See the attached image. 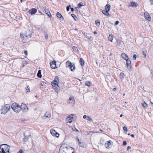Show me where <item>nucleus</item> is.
<instances>
[{
  "label": "nucleus",
  "instance_id": "nucleus-1",
  "mask_svg": "<svg viewBox=\"0 0 153 153\" xmlns=\"http://www.w3.org/2000/svg\"><path fill=\"white\" fill-rule=\"evenodd\" d=\"M10 147L6 144L0 146V152L2 153H9Z\"/></svg>",
  "mask_w": 153,
  "mask_h": 153
},
{
  "label": "nucleus",
  "instance_id": "nucleus-2",
  "mask_svg": "<svg viewBox=\"0 0 153 153\" xmlns=\"http://www.w3.org/2000/svg\"><path fill=\"white\" fill-rule=\"evenodd\" d=\"M13 110L17 113H18L21 111L20 106L17 103H13L11 105Z\"/></svg>",
  "mask_w": 153,
  "mask_h": 153
},
{
  "label": "nucleus",
  "instance_id": "nucleus-3",
  "mask_svg": "<svg viewBox=\"0 0 153 153\" xmlns=\"http://www.w3.org/2000/svg\"><path fill=\"white\" fill-rule=\"evenodd\" d=\"M66 67L68 68L71 70L73 71L75 69V67L74 64L72 63L69 61H67L66 63Z\"/></svg>",
  "mask_w": 153,
  "mask_h": 153
},
{
  "label": "nucleus",
  "instance_id": "nucleus-4",
  "mask_svg": "<svg viewBox=\"0 0 153 153\" xmlns=\"http://www.w3.org/2000/svg\"><path fill=\"white\" fill-rule=\"evenodd\" d=\"M10 108V106L8 104H6L5 105L2 106V108L1 109L2 112L1 113H3L4 114H5L9 110Z\"/></svg>",
  "mask_w": 153,
  "mask_h": 153
},
{
  "label": "nucleus",
  "instance_id": "nucleus-5",
  "mask_svg": "<svg viewBox=\"0 0 153 153\" xmlns=\"http://www.w3.org/2000/svg\"><path fill=\"white\" fill-rule=\"evenodd\" d=\"M21 108V110H22L24 112L28 110V108L26 105L24 103H22L21 105L20 106Z\"/></svg>",
  "mask_w": 153,
  "mask_h": 153
},
{
  "label": "nucleus",
  "instance_id": "nucleus-6",
  "mask_svg": "<svg viewBox=\"0 0 153 153\" xmlns=\"http://www.w3.org/2000/svg\"><path fill=\"white\" fill-rule=\"evenodd\" d=\"M21 37L24 40H27L28 38L31 37V35H27L26 34H24L23 33H21L20 35Z\"/></svg>",
  "mask_w": 153,
  "mask_h": 153
},
{
  "label": "nucleus",
  "instance_id": "nucleus-7",
  "mask_svg": "<svg viewBox=\"0 0 153 153\" xmlns=\"http://www.w3.org/2000/svg\"><path fill=\"white\" fill-rule=\"evenodd\" d=\"M126 61V65L127 68L130 71L131 68V60L129 59L127 60Z\"/></svg>",
  "mask_w": 153,
  "mask_h": 153
},
{
  "label": "nucleus",
  "instance_id": "nucleus-8",
  "mask_svg": "<svg viewBox=\"0 0 153 153\" xmlns=\"http://www.w3.org/2000/svg\"><path fill=\"white\" fill-rule=\"evenodd\" d=\"M51 134L53 136L56 137H58L59 135V133L56 132L54 130L51 129L50 131Z\"/></svg>",
  "mask_w": 153,
  "mask_h": 153
},
{
  "label": "nucleus",
  "instance_id": "nucleus-9",
  "mask_svg": "<svg viewBox=\"0 0 153 153\" xmlns=\"http://www.w3.org/2000/svg\"><path fill=\"white\" fill-rule=\"evenodd\" d=\"M56 62L55 60L52 61L50 62V65L52 69H55L57 68L56 66Z\"/></svg>",
  "mask_w": 153,
  "mask_h": 153
},
{
  "label": "nucleus",
  "instance_id": "nucleus-10",
  "mask_svg": "<svg viewBox=\"0 0 153 153\" xmlns=\"http://www.w3.org/2000/svg\"><path fill=\"white\" fill-rule=\"evenodd\" d=\"M144 16L145 19L148 20L149 21H150L151 20V19L150 16L149 14L147 13H144Z\"/></svg>",
  "mask_w": 153,
  "mask_h": 153
},
{
  "label": "nucleus",
  "instance_id": "nucleus-11",
  "mask_svg": "<svg viewBox=\"0 0 153 153\" xmlns=\"http://www.w3.org/2000/svg\"><path fill=\"white\" fill-rule=\"evenodd\" d=\"M37 11V10L35 8H33L29 11V13L31 15L35 14Z\"/></svg>",
  "mask_w": 153,
  "mask_h": 153
},
{
  "label": "nucleus",
  "instance_id": "nucleus-12",
  "mask_svg": "<svg viewBox=\"0 0 153 153\" xmlns=\"http://www.w3.org/2000/svg\"><path fill=\"white\" fill-rule=\"evenodd\" d=\"M121 56L125 60H127L129 59V58L128 56L126 54L124 53H123L121 54Z\"/></svg>",
  "mask_w": 153,
  "mask_h": 153
},
{
  "label": "nucleus",
  "instance_id": "nucleus-13",
  "mask_svg": "<svg viewBox=\"0 0 153 153\" xmlns=\"http://www.w3.org/2000/svg\"><path fill=\"white\" fill-rule=\"evenodd\" d=\"M73 117H69V116H68L67 117V118H66L67 120L68 121V122L70 123H72L73 121H74V120L73 119Z\"/></svg>",
  "mask_w": 153,
  "mask_h": 153
},
{
  "label": "nucleus",
  "instance_id": "nucleus-14",
  "mask_svg": "<svg viewBox=\"0 0 153 153\" xmlns=\"http://www.w3.org/2000/svg\"><path fill=\"white\" fill-rule=\"evenodd\" d=\"M68 102V103L69 104H74L75 103V100H74V98L72 99L70 97L69 98V100Z\"/></svg>",
  "mask_w": 153,
  "mask_h": 153
},
{
  "label": "nucleus",
  "instance_id": "nucleus-15",
  "mask_svg": "<svg viewBox=\"0 0 153 153\" xmlns=\"http://www.w3.org/2000/svg\"><path fill=\"white\" fill-rule=\"evenodd\" d=\"M51 84L54 87H56V89H58L57 87H59V86L58 85V83H56V82H54L53 81L51 82Z\"/></svg>",
  "mask_w": 153,
  "mask_h": 153
},
{
  "label": "nucleus",
  "instance_id": "nucleus-16",
  "mask_svg": "<svg viewBox=\"0 0 153 153\" xmlns=\"http://www.w3.org/2000/svg\"><path fill=\"white\" fill-rule=\"evenodd\" d=\"M56 16L58 18L60 19H62V20H64V18L62 16V14L59 12H57L56 13Z\"/></svg>",
  "mask_w": 153,
  "mask_h": 153
},
{
  "label": "nucleus",
  "instance_id": "nucleus-17",
  "mask_svg": "<svg viewBox=\"0 0 153 153\" xmlns=\"http://www.w3.org/2000/svg\"><path fill=\"white\" fill-rule=\"evenodd\" d=\"M111 8V6L109 4H107L105 7V10L109 11Z\"/></svg>",
  "mask_w": 153,
  "mask_h": 153
},
{
  "label": "nucleus",
  "instance_id": "nucleus-18",
  "mask_svg": "<svg viewBox=\"0 0 153 153\" xmlns=\"http://www.w3.org/2000/svg\"><path fill=\"white\" fill-rule=\"evenodd\" d=\"M130 4H131L130 6L132 7H136L138 5V4L137 3H135L133 1L131 2Z\"/></svg>",
  "mask_w": 153,
  "mask_h": 153
},
{
  "label": "nucleus",
  "instance_id": "nucleus-19",
  "mask_svg": "<svg viewBox=\"0 0 153 153\" xmlns=\"http://www.w3.org/2000/svg\"><path fill=\"white\" fill-rule=\"evenodd\" d=\"M80 63L82 66L84 65V61L82 58H81L80 59Z\"/></svg>",
  "mask_w": 153,
  "mask_h": 153
},
{
  "label": "nucleus",
  "instance_id": "nucleus-20",
  "mask_svg": "<svg viewBox=\"0 0 153 153\" xmlns=\"http://www.w3.org/2000/svg\"><path fill=\"white\" fill-rule=\"evenodd\" d=\"M109 11H108V10H102V13L105 15L106 16H108L109 14V13L108 12Z\"/></svg>",
  "mask_w": 153,
  "mask_h": 153
},
{
  "label": "nucleus",
  "instance_id": "nucleus-21",
  "mask_svg": "<svg viewBox=\"0 0 153 153\" xmlns=\"http://www.w3.org/2000/svg\"><path fill=\"white\" fill-rule=\"evenodd\" d=\"M111 144V143L110 140L108 141L107 143H105V146L106 147V148H108L109 146Z\"/></svg>",
  "mask_w": 153,
  "mask_h": 153
},
{
  "label": "nucleus",
  "instance_id": "nucleus-22",
  "mask_svg": "<svg viewBox=\"0 0 153 153\" xmlns=\"http://www.w3.org/2000/svg\"><path fill=\"white\" fill-rule=\"evenodd\" d=\"M46 117L50 118L51 117V114L49 112H46L45 114Z\"/></svg>",
  "mask_w": 153,
  "mask_h": 153
},
{
  "label": "nucleus",
  "instance_id": "nucleus-23",
  "mask_svg": "<svg viewBox=\"0 0 153 153\" xmlns=\"http://www.w3.org/2000/svg\"><path fill=\"white\" fill-rule=\"evenodd\" d=\"M37 76L38 78H41L42 77V75L41 74V70H39L37 74Z\"/></svg>",
  "mask_w": 153,
  "mask_h": 153
},
{
  "label": "nucleus",
  "instance_id": "nucleus-24",
  "mask_svg": "<svg viewBox=\"0 0 153 153\" xmlns=\"http://www.w3.org/2000/svg\"><path fill=\"white\" fill-rule=\"evenodd\" d=\"M124 74L123 73L121 72L120 73V79L121 80H122L124 79Z\"/></svg>",
  "mask_w": 153,
  "mask_h": 153
},
{
  "label": "nucleus",
  "instance_id": "nucleus-25",
  "mask_svg": "<svg viewBox=\"0 0 153 153\" xmlns=\"http://www.w3.org/2000/svg\"><path fill=\"white\" fill-rule=\"evenodd\" d=\"M113 38V36L112 35H109L108 37V39L109 41L111 42H112Z\"/></svg>",
  "mask_w": 153,
  "mask_h": 153
},
{
  "label": "nucleus",
  "instance_id": "nucleus-26",
  "mask_svg": "<svg viewBox=\"0 0 153 153\" xmlns=\"http://www.w3.org/2000/svg\"><path fill=\"white\" fill-rule=\"evenodd\" d=\"M54 82H56L57 83H58L59 82V77L58 76H56L55 77L53 81Z\"/></svg>",
  "mask_w": 153,
  "mask_h": 153
},
{
  "label": "nucleus",
  "instance_id": "nucleus-27",
  "mask_svg": "<svg viewBox=\"0 0 153 153\" xmlns=\"http://www.w3.org/2000/svg\"><path fill=\"white\" fill-rule=\"evenodd\" d=\"M85 85L88 86H90L91 85V83L90 81H87L85 83Z\"/></svg>",
  "mask_w": 153,
  "mask_h": 153
},
{
  "label": "nucleus",
  "instance_id": "nucleus-28",
  "mask_svg": "<svg viewBox=\"0 0 153 153\" xmlns=\"http://www.w3.org/2000/svg\"><path fill=\"white\" fill-rule=\"evenodd\" d=\"M45 13L47 14L48 16L49 17H51L52 16V15L49 10H46L45 11Z\"/></svg>",
  "mask_w": 153,
  "mask_h": 153
},
{
  "label": "nucleus",
  "instance_id": "nucleus-29",
  "mask_svg": "<svg viewBox=\"0 0 153 153\" xmlns=\"http://www.w3.org/2000/svg\"><path fill=\"white\" fill-rule=\"evenodd\" d=\"M142 106L145 108H146L148 106L147 104L145 102H144V103H142Z\"/></svg>",
  "mask_w": 153,
  "mask_h": 153
},
{
  "label": "nucleus",
  "instance_id": "nucleus-30",
  "mask_svg": "<svg viewBox=\"0 0 153 153\" xmlns=\"http://www.w3.org/2000/svg\"><path fill=\"white\" fill-rule=\"evenodd\" d=\"M72 49L74 51L76 52L78 51L77 48L75 46H74L72 47Z\"/></svg>",
  "mask_w": 153,
  "mask_h": 153
},
{
  "label": "nucleus",
  "instance_id": "nucleus-31",
  "mask_svg": "<svg viewBox=\"0 0 153 153\" xmlns=\"http://www.w3.org/2000/svg\"><path fill=\"white\" fill-rule=\"evenodd\" d=\"M95 23L97 26H99L100 25V22L99 20H96Z\"/></svg>",
  "mask_w": 153,
  "mask_h": 153
},
{
  "label": "nucleus",
  "instance_id": "nucleus-32",
  "mask_svg": "<svg viewBox=\"0 0 153 153\" xmlns=\"http://www.w3.org/2000/svg\"><path fill=\"white\" fill-rule=\"evenodd\" d=\"M86 119L88 121H92V118L89 116L87 117Z\"/></svg>",
  "mask_w": 153,
  "mask_h": 153
},
{
  "label": "nucleus",
  "instance_id": "nucleus-33",
  "mask_svg": "<svg viewBox=\"0 0 153 153\" xmlns=\"http://www.w3.org/2000/svg\"><path fill=\"white\" fill-rule=\"evenodd\" d=\"M71 15L74 18V19L75 20H76V18L77 19V17H76V16L74 14H71Z\"/></svg>",
  "mask_w": 153,
  "mask_h": 153
},
{
  "label": "nucleus",
  "instance_id": "nucleus-34",
  "mask_svg": "<svg viewBox=\"0 0 153 153\" xmlns=\"http://www.w3.org/2000/svg\"><path fill=\"white\" fill-rule=\"evenodd\" d=\"M77 6H78V7L79 8H81L82 6H83V5L82 4L80 3H79L78 4Z\"/></svg>",
  "mask_w": 153,
  "mask_h": 153
},
{
  "label": "nucleus",
  "instance_id": "nucleus-35",
  "mask_svg": "<svg viewBox=\"0 0 153 153\" xmlns=\"http://www.w3.org/2000/svg\"><path fill=\"white\" fill-rule=\"evenodd\" d=\"M71 7V6L70 5H69L66 7V10L68 12L70 10V8Z\"/></svg>",
  "mask_w": 153,
  "mask_h": 153
},
{
  "label": "nucleus",
  "instance_id": "nucleus-36",
  "mask_svg": "<svg viewBox=\"0 0 153 153\" xmlns=\"http://www.w3.org/2000/svg\"><path fill=\"white\" fill-rule=\"evenodd\" d=\"M100 143L102 145H103L104 143V140L102 139H101L100 141Z\"/></svg>",
  "mask_w": 153,
  "mask_h": 153
},
{
  "label": "nucleus",
  "instance_id": "nucleus-37",
  "mask_svg": "<svg viewBox=\"0 0 153 153\" xmlns=\"http://www.w3.org/2000/svg\"><path fill=\"white\" fill-rule=\"evenodd\" d=\"M45 39H48V34L46 32H45Z\"/></svg>",
  "mask_w": 153,
  "mask_h": 153
},
{
  "label": "nucleus",
  "instance_id": "nucleus-38",
  "mask_svg": "<svg viewBox=\"0 0 153 153\" xmlns=\"http://www.w3.org/2000/svg\"><path fill=\"white\" fill-rule=\"evenodd\" d=\"M123 129L125 131H128L127 128L126 126H124L123 127Z\"/></svg>",
  "mask_w": 153,
  "mask_h": 153
},
{
  "label": "nucleus",
  "instance_id": "nucleus-39",
  "mask_svg": "<svg viewBox=\"0 0 153 153\" xmlns=\"http://www.w3.org/2000/svg\"><path fill=\"white\" fill-rule=\"evenodd\" d=\"M137 58V55L136 54H134L133 55V59L134 60H135Z\"/></svg>",
  "mask_w": 153,
  "mask_h": 153
},
{
  "label": "nucleus",
  "instance_id": "nucleus-40",
  "mask_svg": "<svg viewBox=\"0 0 153 153\" xmlns=\"http://www.w3.org/2000/svg\"><path fill=\"white\" fill-rule=\"evenodd\" d=\"M127 144V142L126 141H124L123 143V146H126Z\"/></svg>",
  "mask_w": 153,
  "mask_h": 153
},
{
  "label": "nucleus",
  "instance_id": "nucleus-41",
  "mask_svg": "<svg viewBox=\"0 0 153 153\" xmlns=\"http://www.w3.org/2000/svg\"><path fill=\"white\" fill-rule=\"evenodd\" d=\"M27 92H29L30 91V90L29 89V86H27V89H26Z\"/></svg>",
  "mask_w": 153,
  "mask_h": 153
},
{
  "label": "nucleus",
  "instance_id": "nucleus-42",
  "mask_svg": "<svg viewBox=\"0 0 153 153\" xmlns=\"http://www.w3.org/2000/svg\"><path fill=\"white\" fill-rule=\"evenodd\" d=\"M119 23V21H117L115 22L114 25H117Z\"/></svg>",
  "mask_w": 153,
  "mask_h": 153
},
{
  "label": "nucleus",
  "instance_id": "nucleus-43",
  "mask_svg": "<svg viewBox=\"0 0 153 153\" xmlns=\"http://www.w3.org/2000/svg\"><path fill=\"white\" fill-rule=\"evenodd\" d=\"M59 153H66L64 151H60L59 150Z\"/></svg>",
  "mask_w": 153,
  "mask_h": 153
},
{
  "label": "nucleus",
  "instance_id": "nucleus-44",
  "mask_svg": "<svg viewBox=\"0 0 153 153\" xmlns=\"http://www.w3.org/2000/svg\"><path fill=\"white\" fill-rule=\"evenodd\" d=\"M18 153H24L22 149H20Z\"/></svg>",
  "mask_w": 153,
  "mask_h": 153
},
{
  "label": "nucleus",
  "instance_id": "nucleus-45",
  "mask_svg": "<svg viewBox=\"0 0 153 153\" xmlns=\"http://www.w3.org/2000/svg\"><path fill=\"white\" fill-rule=\"evenodd\" d=\"M142 53H143V54L144 55V57L145 58H146V53H145L144 52V51H143L142 52Z\"/></svg>",
  "mask_w": 153,
  "mask_h": 153
},
{
  "label": "nucleus",
  "instance_id": "nucleus-46",
  "mask_svg": "<svg viewBox=\"0 0 153 153\" xmlns=\"http://www.w3.org/2000/svg\"><path fill=\"white\" fill-rule=\"evenodd\" d=\"M117 43H117V45H120V41L119 40H117Z\"/></svg>",
  "mask_w": 153,
  "mask_h": 153
},
{
  "label": "nucleus",
  "instance_id": "nucleus-47",
  "mask_svg": "<svg viewBox=\"0 0 153 153\" xmlns=\"http://www.w3.org/2000/svg\"><path fill=\"white\" fill-rule=\"evenodd\" d=\"M88 116H87L86 115H84L83 116V118L84 119H87Z\"/></svg>",
  "mask_w": 153,
  "mask_h": 153
},
{
  "label": "nucleus",
  "instance_id": "nucleus-48",
  "mask_svg": "<svg viewBox=\"0 0 153 153\" xmlns=\"http://www.w3.org/2000/svg\"><path fill=\"white\" fill-rule=\"evenodd\" d=\"M74 115H75L74 114H71L70 115H69V117H73V116H74Z\"/></svg>",
  "mask_w": 153,
  "mask_h": 153
},
{
  "label": "nucleus",
  "instance_id": "nucleus-49",
  "mask_svg": "<svg viewBox=\"0 0 153 153\" xmlns=\"http://www.w3.org/2000/svg\"><path fill=\"white\" fill-rule=\"evenodd\" d=\"M131 149V147H130V146H128V147H127V151L129 149Z\"/></svg>",
  "mask_w": 153,
  "mask_h": 153
},
{
  "label": "nucleus",
  "instance_id": "nucleus-50",
  "mask_svg": "<svg viewBox=\"0 0 153 153\" xmlns=\"http://www.w3.org/2000/svg\"><path fill=\"white\" fill-rule=\"evenodd\" d=\"M84 35L86 38H88L87 34H85V33H84Z\"/></svg>",
  "mask_w": 153,
  "mask_h": 153
},
{
  "label": "nucleus",
  "instance_id": "nucleus-51",
  "mask_svg": "<svg viewBox=\"0 0 153 153\" xmlns=\"http://www.w3.org/2000/svg\"><path fill=\"white\" fill-rule=\"evenodd\" d=\"M78 7H76L75 8V10H78Z\"/></svg>",
  "mask_w": 153,
  "mask_h": 153
},
{
  "label": "nucleus",
  "instance_id": "nucleus-52",
  "mask_svg": "<svg viewBox=\"0 0 153 153\" xmlns=\"http://www.w3.org/2000/svg\"><path fill=\"white\" fill-rule=\"evenodd\" d=\"M24 53L25 55H27V52L26 51H25Z\"/></svg>",
  "mask_w": 153,
  "mask_h": 153
},
{
  "label": "nucleus",
  "instance_id": "nucleus-53",
  "mask_svg": "<svg viewBox=\"0 0 153 153\" xmlns=\"http://www.w3.org/2000/svg\"><path fill=\"white\" fill-rule=\"evenodd\" d=\"M150 1L152 2V3H151V4L152 5L153 4V0H150Z\"/></svg>",
  "mask_w": 153,
  "mask_h": 153
},
{
  "label": "nucleus",
  "instance_id": "nucleus-54",
  "mask_svg": "<svg viewBox=\"0 0 153 153\" xmlns=\"http://www.w3.org/2000/svg\"><path fill=\"white\" fill-rule=\"evenodd\" d=\"M71 11L72 12H73L74 11V9L73 8H71Z\"/></svg>",
  "mask_w": 153,
  "mask_h": 153
},
{
  "label": "nucleus",
  "instance_id": "nucleus-55",
  "mask_svg": "<svg viewBox=\"0 0 153 153\" xmlns=\"http://www.w3.org/2000/svg\"><path fill=\"white\" fill-rule=\"evenodd\" d=\"M81 145H80V146H81V147H83L84 146V144H82L81 143Z\"/></svg>",
  "mask_w": 153,
  "mask_h": 153
},
{
  "label": "nucleus",
  "instance_id": "nucleus-56",
  "mask_svg": "<svg viewBox=\"0 0 153 153\" xmlns=\"http://www.w3.org/2000/svg\"><path fill=\"white\" fill-rule=\"evenodd\" d=\"M116 90V88H114L113 89V90L114 91H115Z\"/></svg>",
  "mask_w": 153,
  "mask_h": 153
},
{
  "label": "nucleus",
  "instance_id": "nucleus-57",
  "mask_svg": "<svg viewBox=\"0 0 153 153\" xmlns=\"http://www.w3.org/2000/svg\"><path fill=\"white\" fill-rule=\"evenodd\" d=\"M131 136L132 137H134V135L133 134H132L131 135Z\"/></svg>",
  "mask_w": 153,
  "mask_h": 153
},
{
  "label": "nucleus",
  "instance_id": "nucleus-58",
  "mask_svg": "<svg viewBox=\"0 0 153 153\" xmlns=\"http://www.w3.org/2000/svg\"><path fill=\"white\" fill-rule=\"evenodd\" d=\"M76 140H77V141H78V142H79V139H78V137H76Z\"/></svg>",
  "mask_w": 153,
  "mask_h": 153
},
{
  "label": "nucleus",
  "instance_id": "nucleus-59",
  "mask_svg": "<svg viewBox=\"0 0 153 153\" xmlns=\"http://www.w3.org/2000/svg\"><path fill=\"white\" fill-rule=\"evenodd\" d=\"M91 38V36H90L89 37H88V39H90Z\"/></svg>",
  "mask_w": 153,
  "mask_h": 153
},
{
  "label": "nucleus",
  "instance_id": "nucleus-60",
  "mask_svg": "<svg viewBox=\"0 0 153 153\" xmlns=\"http://www.w3.org/2000/svg\"><path fill=\"white\" fill-rule=\"evenodd\" d=\"M75 130H76V131L77 132H79V131L78 130H77V129H76V128H75Z\"/></svg>",
  "mask_w": 153,
  "mask_h": 153
},
{
  "label": "nucleus",
  "instance_id": "nucleus-61",
  "mask_svg": "<svg viewBox=\"0 0 153 153\" xmlns=\"http://www.w3.org/2000/svg\"><path fill=\"white\" fill-rule=\"evenodd\" d=\"M94 34H96L97 33V32H96V31H94Z\"/></svg>",
  "mask_w": 153,
  "mask_h": 153
},
{
  "label": "nucleus",
  "instance_id": "nucleus-62",
  "mask_svg": "<svg viewBox=\"0 0 153 153\" xmlns=\"http://www.w3.org/2000/svg\"><path fill=\"white\" fill-rule=\"evenodd\" d=\"M68 148H71L72 149L74 150V149L73 147H68Z\"/></svg>",
  "mask_w": 153,
  "mask_h": 153
},
{
  "label": "nucleus",
  "instance_id": "nucleus-63",
  "mask_svg": "<svg viewBox=\"0 0 153 153\" xmlns=\"http://www.w3.org/2000/svg\"><path fill=\"white\" fill-rule=\"evenodd\" d=\"M123 116V115L121 114V115H120V117H122V116Z\"/></svg>",
  "mask_w": 153,
  "mask_h": 153
},
{
  "label": "nucleus",
  "instance_id": "nucleus-64",
  "mask_svg": "<svg viewBox=\"0 0 153 153\" xmlns=\"http://www.w3.org/2000/svg\"><path fill=\"white\" fill-rule=\"evenodd\" d=\"M79 142V144H81V143L79 141V142Z\"/></svg>",
  "mask_w": 153,
  "mask_h": 153
}]
</instances>
